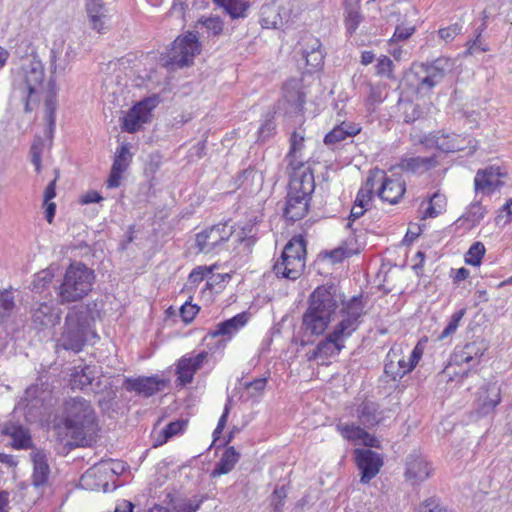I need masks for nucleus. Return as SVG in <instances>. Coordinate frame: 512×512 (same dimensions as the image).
I'll return each instance as SVG.
<instances>
[{"label": "nucleus", "mask_w": 512, "mask_h": 512, "mask_svg": "<svg viewBox=\"0 0 512 512\" xmlns=\"http://www.w3.org/2000/svg\"><path fill=\"white\" fill-rule=\"evenodd\" d=\"M458 138V136L451 138L450 136L442 134L440 136H433V138L427 139L426 144L428 145V142H431L438 150L445 153L462 151L465 147L460 143Z\"/></svg>", "instance_id": "obj_37"}, {"label": "nucleus", "mask_w": 512, "mask_h": 512, "mask_svg": "<svg viewBox=\"0 0 512 512\" xmlns=\"http://www.w3.org/2000/svg\"><path fill=\"white\" fill-rule=\"evenodd\" d=\"M280 15L274 3L262 5L260 9V24L263 28H276Z\"/></svg>", "instance_id": "obj_39"}, {"label": "nucleus", "mask_w": 512, "mask_h": 512, "mask_svg": "<svg viewBox=\"0 0 512 512\" xmlns=\"http://www.w3.org/2000/svg\"><path fill=\"white\" fill-rule=\"evenodd\" d=\"M159 103V96L147 97L133 105L125 116L122 117L121 129L127 133H136L142 124L149 121L151 111Z\"/></svg>", "instance_id": "obj_9"}, {"label": "nucleus", "mask_w": 512, "mask_h": 512, "mask_svg": "<svg viewBox=\"0 0 512 512\" xmlns=\"http://www.w3.org/2000/svg\"><path fill=\"white\" fill-rule=\"evenodd\" d=\"M248 320V316L246 312L239 313L229 319H226L215 325L213 329H211L206 338H217L219 336L227 337V340L231 339V337L238 332L240 328H242Z\"/></svg>", "instance_id": "obj_21"}, {"label": "nucleus", "mask_w": 512, "mask_h": 512, "mask_svg": "<svg viewBox=\"0 0 512 512\" xmlns=\"http://www.w3.org/2000/svg\"><path fill=\"white\" fill-rule=\"evenodd\" d=\"M486 213V208L483 207L480 202H474L470 204L467 211L457 219L455 224L469 231L481 222Z\"/></svg>", "instance_id": "obj_30"}, {"label": "nucleus", "mask_w": 512, "mask_h": 512, "mask_svg": "<svg viewBox=\"0 0 512 512\" xmlns=\"http://www.w3.org/2000/svg\"><path fill=\"white\" fill-rule=\"evenodd\" d=\"M287 497L286 485L276 486L272 493V504L275 512H282L284 499Z\"/></svg>", "instance_id": "obj_56"}, {"label": "nucleus", "mask_w": 512, "mask_h": 512, "mask_svg": "<svg viewBox=\"0 0 512 512\" xmlns=\"http://www.w3.org/2000/svg\"><path fill=\"white\" fill-rule=\"evenodd\" d=\"M33 463L32 485L36 488L44 486L49 478L50 467L44 450L36 449L31 453Z\"/></svg>", "instance_id": "obj_24"}, {"label": "nucleus", "mask_w": 512, "mask_h": 512, "mask_svg": "<svg viewBox=\"0 0 512 512\" xmlns=\"http://www.w3.org/2000/svg\"><path fill=\"white\" fill-rule=\"evenodd\" d=\"M342 434L349 440H361L363 436H368V432L363 428L354 425H346L342 429Z\"/></svg>", "instance_id": "obj_60"}, {"label": "nucleus", "mask_w": 512, "mask_h": 512, "mask_svg": "<svg viewBox=\"0 0 512 512\" xmlns=\"http://www.w3.org/2000/svg\"><path fill=\"white\" fill-rule=\"evenodd\" d=\"M208 352L201 351L195 356L182 357L176 365L177 385L186 386L193 381L195 373L202 367L207 359Z\"/></svg>", "instance_id": "obj_16"}, {"label": "nucleus", "mask_w": 512, "mask_h": 512, "mask_svg": "<svg viewBox=\"0 0 512 512\" xmlns=\"http://www.w3.org/2000/svg\"><path fill=\"white\" fill-rule=\"evenodd\" d=\"M369 93L367 96V105L369 107H375L376 105L382 103L385 99L383 95V89L380 85L369 84Z\"/></svg>", "instance_id": "obj_54"}, {"label": "nucleus", "mask_w": 512, "mask_h": 512, "mask_svg": "<svg viewBox=\"0 0 512 512\" xmlns=\"http://www.w3.org/2000/svg\"><path fill=\"white\" fill-rule=\"evenodd\" d=\"M310 199L301 195H292L287 192L286 202L283 208V216L286 220L296 222L302 219L308 212Z\"/></svg>", "instance_id": "obj_22"}, {"label": "nucleus", "mask_w": 512, "mask_h": 512, "mask_svg": "<svg viewBox=\"0 0 512 512\" xmlns=\"http://www.w3.org/2000/svg\"><path fill=\"white\" fill-rule=\"evenodd\" d=\"M12 77L14 90L19 91L25 101V112H31L33 110L31 104L39 103L43 90L45 79L43 63L35 57L25 59L18 68L12 70Z\"/></svg>", "instance_id": "obj_3"}, {"label": "nucleus", "mask_w": 512, "mask_h": 512, "mask_svg": "<svg viewBox=\"0 0 512 512\" xmlns=\"http://www.w3.org/2000/svg\"><path fill=\"white\" fill-rule=\"evenodd\" d=\"M233 231L226 223L213 225L196 235V245L199 251L210 253L218 245L229 240Z\"/></svg>", "instance_id": "obj_12"}, {"label": "nucleus", "mask_w": 512, "mask_h": 512, "mask_svg": "<svg viewBox=\"0 0 512 512\" xmlns=\"http://www.w3.org/2000/svg\"><path fill=\"white\" fill-rule=\"evenodd\" d=\"M453 61L447 57H439L432 61L414 63L411 68L416 79V90L420 94H427L440 84L446 74L451 72Z\"/></svg>", "instance_id": "obj_6"}, {"label": "nucleus", "mask_w": 512, "mask_h": 512, "mask_svg": "<svg viewBox=\"0 0 512 512\" xmlns=\"http://www.w3.org/2000/svg\"><path fill=\"white\" fill-rule=\"evenodd\" d=\"M304 268V260L293 258L283 260V256L281 255L280 258L274 264L273 271L277 277L296 280L301 276Z\"/></svg>", "instance_id": "obj_25"}, {"label": "nucleus", "mask_w": 512, "mask_h": 512, "mask_svg": "<svg viewBox=\"0 0 512 512\" xmlns=\"http://www.w3.org/2000/svg\"><path fill=\"white\" fill-rule=\"evenodd\" d=\"M166 384L167 381L158 375L126 377L123 381V388L127 392H134L148 398L162 391Z\"/></svg>", "instance_id": "obj_11"}, {"label": "nucleus", "mask_w": 512, "mask_h": 512, "mask_svg": "<svg viewBox=\"0 0 512 512\" xmlns=\"http://www.w3.org/2000/svg\"><path fill=\"white\" fill-rule=\"evenodd\" d=\"M95 378L94 369L90 366H85L80 371H75L71 374L70 384L72 389L97 393V389L100 387V381L93 384Z\"/></svg>", "instance_id": "obj_26"}, {"label": "nucleus", "mask_w": 512, "mask_h": 512, "mask_svg": "<svg viewBox=\"0 0 512 512\" xmlns=\"http://www.w3.org/2000/svg\"><path fill=\"white\" fill-rule=\"evenodd\" d=\"M306 60V64L311 66L313 69L320 68L324 62V52L323 49L317 52L308 53L307 55H302Z\"/></svg>", "instance_id": "obj_62"}, {"label": "nucleus", "mask_w": 512, "mask_h": 512, "mask_svg": "<svg viewBox=\"0 0 512 512\" xmlns=\"http://www.w3.org/2000/svg\"><path fill=\"white\" fill-rule=\"evenodd\" d=\"M85 9L91 29L104 33L108 28L106 22L109 18L108 9L102 0H85Z\"/></svg>", "instance_id": "obj_20"}, {"label": "nucleus", "mask_w": 512, "mask_h": 512, "mask_svg": "<svg viewBox=\"0 0 512 512\" xmlns=\"http://www.w3.org/2000/svg\"><path fill=\"white\" fill-rule=\"evenodd\" d=\"M275 130L276 125L274 122V117L268 114L266 116L264 123L260 126L258 130V141L261 143H265L275 134Z\"/></svg>", "instance_id": "obj_47"}, {"label": "nucleus", "mask_w": 512, "mask_h": 512, "mask_svg": "<svg viewBox=\"0 0 512 512\" xmlns=\"http://www.w3.org/2000/svg\"><path fill=\"white\" fill-rule=\"evenodd\" d=\"M484 350L481 343H467L460 350L454 352L453 360L456 364L472 363L471 366L473 367L479 363V359L483 356Z\"/></svg>", "instance_id": "obj_29"}, {"label": "nucleus", "mask_w": 512, "mask_h": 512, "mask_svg": "<svg viewBox=\"0 0 512 512\" xmlns=\"http://www.w3.org/2000/svg\"><path fill=\"white\" fill-rule=\"evenodd\" d=\"M355 461L361 473L360 482L369 483L383 466V458L380 454L370 449H356Z\"/></svg>", "instance_id": "obj_14"}, {"label": "nucleus", "mask_w": 512, "mask_h": 512, "mask_svg": "<svg viewBox=\"0 0 512 512\" xmlns=\"http://www.w3.org/2000/svg\"><path fill=\"white\" fill-rule=\"evenodd\" d=\"M375 176L376 175L370 174L366 180L365 187H362L358 191L356 199L354 201V204H356V206L367 208V206L371 202L373 196Z\"/></svg>", "instance_id": "obj_40"}, {"label": "nucleus", "mask_w": 512, "mask_h": 512, "mask_svg": "<svg viewBox=\"0 0 512 512\" xmlns=\"http://www.w3.org/2000/svg\"><path fill=\"white\" fill-rule=\"evenodd\" d=\"M53 273L49 269L42 270L34 275L30 289L34 293H42L53 280Z\"/></svg>", "instance_id": "obj_42"}, {"label": "nucleus", "mask_w": 512, "mask_h": 512, "mask_svg": "<svg viewBox=\"0 0 512 512\" xmlns=\"http://www.w3.org/2000/svg\"><path fill=\"white\" fill-rule=\"evenodd\" d=\"M347 138L343 127L340 125L336 126L330 132H328L324 137V143L326 145H331L343 141Z\"/></svg>", "instance_id": "obj_61"}, {"label": "nucleus", "mask_w": 512, "mask_h": 512, "mask_svg": "<svg viewBox=\"0 0 512 512\" xmlns=\"http://www.w3.org/2000/svg\"><path fill=\"white\" fill-rule=\"evenodd\" d=\"M201 52V44L195 32L188 31L178 36L166 57H162L163 66L170 69H180L190 66L193 59Z\"/></svg>", "instance_id": "obj_7"}, {"label": "nucleus", "mask_w": 512, "mask_h": 512, "mask_svg": "<svg viewBox=\"0 0 512 512\" xmlns=\"http://www.w3.org/2000/svg\"><path fill=\"white\" fill-rule=\"evenodd\" d=\"M63 424L75 446L87 447L95 440L98 431L96 413L89 401L81 397L65 403Z\"/></svg>", "instance_id": "obj_2"}, {"label": "nucleus", "mask_w": 512, "mask_h": 512, "mask_svg": "<svg viewBox=\"0 0 512 512\" xmlns=\"http://www.w3.org/2000/svg\"><path fill=\"white\" fill-rule=\"evenodd\" d=\"M437 165V160L435 156L430 157H409L402 158L400 163L398 164L399 168L406 172L417 173V172H426L429 169L435 167Z\"/></svg>", "instance_id": "obj_33"}, {"label": "nucleus", "mask_w": 512, "mask_h": 512, "mask_svg": "<svg viewBox=\"0 0 512 512\" xmlns=\"http://www.w3.org/2000/svg\"><path fill=\"white\" fill-rule=\"evenodd\" d=\"M2 434L12 439L11 445L15 449H28L32 447V439L27 429L21 425H7Z\"/></svg>", "instance_id": "obj_31"}, {"label": "nucleus", "mask_w": 512, "mask_h": 512, "mask_svg": "<svg viewBox=\"0 0 512 512\" xmlns=\"http://www.w3.org/2000/svg\"><path fill=\"white\" fill-rule=\"evenodd\" d=\"M322 50V44L318 38L309 36L304 40L302 55Z\"/></svg>", "instance_id": "obj_63"}, {"label": "nucleus", "mask_w": 512, "mask_h": 512, "mask_svg": "<svg viewBox=\"0 0 512 512\" xmlns=\"http://www.w3.org/2000/svg\"><path fill=\"white\" fill-rule=\"evenodd\" d=\"M240 459V453L233 446H226L220 460L215 464L212 476H220L233 470Z\"/></svg>", "instance_id": "obj_34"}, {"label": "nucleus", "mask_w": 512, "mask_h": 512, "mask_svg": "<svg viewBox=\"0 0 512 512\" xmlns=\"http://www.w3.org/2000/svg\"><path fill=\"white\" fill-rule=\"evenodd\" d=\"M199 310L200 308L198 305L185 302L180 307V317L185 323H190L195 318Z\"/></svg>", "instance_id": "obj_58"}, {"label": "nucleus", "mask_w": 512, "mask_h": 512, "mask_svg": "<svg viewBox=\"0 0 512 512\" xmlns=\"http://www.w3.org/2000/svg\"><path fill=\"white\" fill-rule=\"evenodd\" d=\"M76 56L77 52L71 43L66 44L65 41L54 43L50 55L52 71H65Z\"/></svg>", "instance_id": "obj_19"}, {"label": "nucleus", "mask_w": 512, "mask_h": 512, "mask_svg": "<svg viewBox=\"0 0 512 512\" xmlns=\"http://www.w3.org/2000/svg\"><path fill=\"white\" fill-rule=\"evenodd\" d=\"M230 279L231 275L228 273H212L206 283V287L210 290L214 289L215 287L223 289L224 283L230 281Z\"/></svg>", "instance_id": "obj_57"}, {"label": "nucleus", "mask_w": 512, "mask_h": 512, "mask_svg": "<svg viewBox=\"0 0 512 512\" xmlns=\"http://www.w3.org/2000/svg\"><path fill=\"white\" fill-rule=\"evenodd\" d=\"M314 189V176L309 168L300 173L295 172L288 185V192L292 193V195L298 194L308 199H311Z\"/></svg>", "instance_id": "obj_23"}, {"label": "nucleus", "mask_w": 512, "mask_h": 512, "mask_svg": "<svg viewBox=\"0 0 512 512\" xmlns=\"http://www.w3.org/2000/svg\"><path fill=\"white\" fill-rule=\"evenodd\" d=\"M357 416L359 422L368 429L378 425L383 419L379 404L369 400H365L359 404L357 407Z\"/></svg>", "instance_id": "obj_27"}, {"label": "nucleus", "mask_w": 512, "mask_h": 512, "mask_svg": "<svg viewBox=\"0 0 512 512\" xmlns=\"http://www.w3.org/2000/svg\"><path fill=\"white\" fill-rule=\"evenodd\" d=\"M187 424L188 420L182 418L168 423L155 437L153 447H159L173 436L183 433Z\"/></svg>", "instance_id": "obj_35"}, {"label": "nucleus", "mask_w": 512, "mask_h": 512, "mask_svg": "<svg viewBox=\"0 0 512 512\" xmlns=\"http://www.w3.org/2000/svg\"><path fill=\"white\" fill-rule=\"evenodd\" d=\"M414 31H415L414 27L397 25L395 28V32L393 34L392 40L405 41L414 33Z\"/></svg>", "instance_id": "obj_64"}, {"label": "nucleus", "mask_w": 512, "mask_h": 512, "mask_svg": "<svg viewBox=\"0 0 512 512\" xmlns=\"http://www.w3.org/2000/svg\"><path fill=\"white\" fill-rule=\"evenodd\" d=\"M94 270L82 262L71 263L57 289L58 302L62 305L82 300L92 290Z\"/></svg>", "instance_id": "obj_4"}, {"label": "nucleus", "mask_w": 512, "mask_h": 512, "mask_svg": "<svg viewBox=\"0 0 512 512\" xmlns=\"http://www.w3.org/2000/svg\"><path fill=\"white\" fill-rule=\"evenodd\" d=\"M317 352L320 353L321 358H330L338 355L345 347L344 343L338 342L331 335L327 334L317 345Z\"/></svg>", "instance_id": "obj_38"}, {"label": "nucleus", "mask_w": 512, "mask_h": 512, "mask_svg": "<svg viewBox=\"0 0 512 512\" xmlns=\"http://www.w3.org/2000/svg\"><path fill=\"white\" fill-rule=\"evenodd\" d=\"M214 268H216V265H212L210 267H207V266L195 267L189 274L190 283H192V284L200 283L205 277L212 274Z\"/></svg>", "instance_id": "obj_55"}, {"label": "nucleus", "mask_w": 512, "mask_h": 512, "mask_svg": "<svg viewBox=\"0 0 512 512\" xmlns=\"http://www.w3.org/2000/svg\"><path fill=\"white\" fill-rule=\"evenodd\" d=\"M197 25H202L213 36H219L223 31V21L220 17L201 18Z\"/></svg>", "instance_id": "obj_49"}, {"label": "nucleus", "mask_w": 512, "mask_h": 512, "mask_svg": "<svg viewBox=\"0 0 512 512\" xmlns=\"http://www.w3.org/2000/svg\"><path fill=\"white\" fill-rule=\"evenodd\" d=\"M212 2L221 8L232 20L246 18L250 7L248 0H212Z\"/></svg>", "instance_id": "obj_32"}, {"label": "nucleus", "mask_w": 512, "mask_h": 512, "mask_svg": "<svg viewBox=\"0 0 512 512\" xmlns=\"http://www.w3.org/2000/svg\"><path fill=\"white\" fill-rule=\"evenodd\" d=\"M506 175V171H502L501 167L495 165L478 170L474 178L475 192L489 194L499 189L504 184L501 178Z\"/></svg>", "instance_id": "obj_15"}, {"label": "nucleus", "mask_w": 512, "mask_h": 512, "mask_svg": "<svg viewBox=\"0 0 512 512\" xmlns=\"http://www.w3.org/2000/svg\"><path fill=\"white\" fill-rule=\"evenodd\" d=\"M204 501V497L198 498L194 496L190 499H184L173 503V512H196Z\"/></svg>", "instance_id": "obj_46"}, {"label": "nucleus", "mask_w": 512, "mask_h": 512, "mask_svg": "<svg viewBox=\"0 0 512 512\" xmlns=\"http://www.w3.org/2000/svg\"><path fill=\"white\" fill-rule=\"evenodd\" d=\"M501 399V386L498 381H488L478 389L473 412L479 418L487 417L494 413Z\"/></svg>", "instance_id": "obj_10"}, {"label": "nucleus", "mask_w": 512, "mask_h": 512, "mask_svg": "<svg viewBox=\"0 0 512 512\" xmlns=\"http://www.w3.org/2000/svg\"><path fill=\"white\" fill-rule=\"evenodd\" d=\"M381 175L382 184L378 190V196L382 201L396 204L403 197L406 191L405 181L401 177L388 178L383 171H376Z\"/></svg>", "instance_id": "obj_18"}, {"label": "nucleus", "mask_w": 512, "mask_h": 512, "mask_svg": "<svg viewBox=\"0 0 512 512\" xmlns=\"http://www.w3.org/2000/svg\"><path fill=\"white\" fill-rule=\"evenodd\" d=\"M432 468L425 457L413 451L406 457L405 477L413 485L419 484L431 476Z\"/></svg>", "instance_id": "obj_17"}, {"label": "nucleus", "mask_w": 512, "mask_h": 512, "mask_svg": "<svg viewBox=\"0 0 512 512\" xmlns=\"http://www.w3.org/2000/svg\"><path fill=\"white\" fill-rule=\"evenodd\" d=\"M461 30L462 26L458 23H454L448 27L439 29L438 35L445 42H449L452 41L457 35H459Z\"/></svg>", "instance_id": "obj_59"}, {"label": "nucleus", "mask_w": 512, "mask_h": 512, "mask_svg": "<svg viewBox=\"0 0 512 512\" xmlns=\"http://www.w3.org/2000/svg\"><path fill=\"white\" fill-rule=\"evenodd\" d=\"M465 312H466L465 309H460L450 317L448 324L446 325L444 330L441 332V334L438 336V340H443L446 337L450 336L451 334L455 333V331L457 330V328L459 326V322L465 315Z\"/></svg>", "instance_id": "obj_50"}, {"label": "nucleus", "mask_w": 512, "mask_h": 512, "mask_svg": "<svg viewBox=\"0 0 512 512\" xmlns=\"http://www.w3.org/2000/svg\"><path fill=\"white\" fill-rule=\"evenodd\" d=\"M363 308L361 296H353L341 309L343 319L328 334L338 342L344 343V340L357 330L363 315Z\"/></svg>", "instance_id": "obj_8"}, {"label": "nucleus", "mask_w": 512, "mask_h": 512, "mask_svg": "<svg viewBox=\"0 0 512 512\" xmlns=\"http://www.w3.org/2000/svg\"><path fill=\"white\" fill-rule=\"evenodd\" d=\"M132 161V154L129 151L128 144H122L116 151L111 167L117 168L123 172L127 170Z\"/></svg>", "instance_id": "obj_45"}, {"label": "nucleus", "mask_w": 512, "mask_h": 512, "mask_svg": "<svg viewBox=\"0 0 512 512\" xmlns=\"http://www.w3.org/2000/svg\"><path fill=\"white\" fill-rule=\"evenodd\" d=\"M418 512H448L439 499L430 497L425 499L418 507Z\"/></svg>", "instance_id": "obj_53"}, {"label": "nucleus", "mask_w": 512, "mask_h": 512, "mask_svg": "<svg viewBox=\"0 0 512 512\" xmlns=\"http://www.w3.org/2000/svg\"><path fill=\"white\" fill-rule=\"evenodd\" d=\"M30 313L32 327L37 331H43L59 324L62 312L52 303L41 302L36 303Z\"/></svg>", "instance_id": "obj_13"}, {"label": "nucleus", "mask_w": 512, "mask_h": 512, "mask_svg": "<svg viewBox=\"0 0 512 512\" xmlns=\"http://www.w3.org/2000/svg\"><path fill=\"white\" fill-rule=\"evenodd\" d=\"M43 146V141L39 137L33 142L30 148L31 162L35 166V170L37 171V173L41 171V155L43 151Z\"/></svg>", "instance_id": "obj_52"}, {"label": "nucleus", "mask_w": 512, "mask_h": 512, "mask_svg": "<svg viewBox=\"0 0 512 512\" xmlns=\"http://www.w3.org/2000/svg\"><path fill=\"white\" fill-rule=\"evenodd\" d=\"M283 260L288 258L304 260L306 257V241L303 236H294L285 245L282 254Z\"/></svg>", "instance_id": "obj_36"}, {"label": "nucleus", "mask_w": 512, "mask_h": 512, "mask_svg": "<svg viewBox=\"0 0 512 512\" xmlns=\"http://www.w3.org/2000/svg\"><path fill=\"white\" fill-rule=\"evenodd\" d=\"M393 67V61L388 56L382 55L377 60L376 74L388 79H395L393 74Z\"/></svg>", "instance_id": "obj_48"}, {"label": "nucleus", "mask_w": 512, "mask_h": 512, "mask_svg": "<svg viewBox=\"0 0 512 512\" xmlns=\"http://www.w3.org/2000/svg\"><path fill=\"white\" fill-rule=\"evenodd\" d=\"M486 249L482 242H474L465 254V263L470 266H480Z\"/></svg>", "instance_id": "obj_43"}, {"label": "nucleus", "mask_w": 512, "mask_h": 512, "mask_svg": "<svg viewBox=\"0 0 512 512\" xmlns=\"http://www.w3.org/2000/svg\"><path fill=\"white\" fill-rule=\"evenodd\" d=\"M97 337L91 329L89 310L84 307H73L65 317V323L57 345L64 350L79 353L83 350L89 337Z\"/></svg>", "instance_id": "obj_5"}, {"label": "nucleus", "mask_w": 512, "mask_h": 512, "mask_svg": "<svg viewBox=\"0 0 512 512\" xmlns=\"http://www.w3.org/2000/svg\"><path fill=\"white\" fill-rule=\"evenodd\" d=\"M307 304L308 307L302 315L301 329L305 335L321 336L334 319L339 307L336 286H318L309 295Z\"/></svg>", "instance_id": "obj_1"}, {"label": "nucleus", "mask_w": 512, "mask_h": 512, "mask_svg": "<svg viewBox=\"0 0 512 512\" xmlns=\"http://www.w3.org/2000/svg\"><path fill=\"white\" fill-rule=\"evenodd\" d=\"M363 16L360 13L359 9L353 5H348L345 8V27L347 33L351 36L353 35L359 24L362 22Z\"/></svg>", "instance_id": "obj_41"}, {"label": "nucleus", "mask_w": 512, "mask_h": 512, "mask_svg": "<svg viewBox=\"0 0 512 512\" xmlns=\"http://www.w3.org/2000/svg\"><path fill=\"white\" fill-rule=\"evenodd\" d=\"M403 120L407 124L414 123L422 116V109L419 104L409 101L404 106Z\"/></svg>", "instance_id": "obj_51"}, {"label": "nucleus", "mask_w": 512, "mask_h": 512, "mask_svg": "<svg viewBox=\"0 0 512 512\" xmlns=\"http://www.w3.org/2000/svg\"><path fill=\"white\" fill-rule=\"evenodd\" d=\"M15 307L14 296L9 290L0 291V323L6 321Z\"/></svg>", "instance_id": "obj_44"}, {"label": "nucleus", "mask_w": 512, "mask_h": 512, "mask_svg": "<svg viewBox=\"0 0 512 512\" xmlns=\"http://www.w3.org/2000/svg\"><path fill=\"white\" fill-rule=\"evenodd\" d=\"M45 107V119L47 121L49 137H52V133L56 123V109H57V88L55 81L50 78L46 89V95L44 100Z\"/></svg>", "instance_id": "obj_28"}]
</instances>
